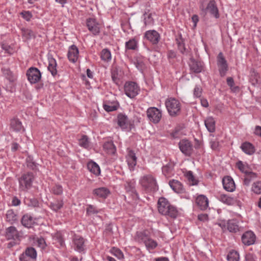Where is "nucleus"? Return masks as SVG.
I'll return each instance as SVG.
<instances>
[{
  "mask_svg": "<svg viewBox=\"0 0 261 261\" xmlns=\"http://www.w3.org/2000/svg\"><path fill=\"white\" fill-rule=\"evenodd\" d=\"M10 125L11 128L15 132L23 131L24 129L21 122L16 118H13L11 119Z\"/></svg>",
  "mask_w": 261,
  "mask_h": 261,
  "instance_id": "obj_23",
  "label": "nucleus"
},
{
  "mask_svg": "<svg viewBox=\"0 0 261 261\" xmlns=\"http://www.w3.org/2000/svg\"><path fill=\"white\" fill-rule=\"evenodd\" d=\"M240 227L238 221L236 219L229 220L227 222V229L231 232H237L240 231Z\"/></svg>",
  "mask_w": 261,
  "mask_h": 261,
  "instance_id": "obj_28",
  "label": "nucleus"
},
{
  "mask_svg": "<svg viewBox=\"0 0 261 261\" xmlns=\"http://www.w3.org/2000/svg\"><path fill=\"white\" fill-rule=\"evenodd\" d=\"M125 188L127 192L129 193L133 196H135L136 198L138 197V195L136 192L134 185L129 182H127L125 185Z\"/></svg>",
  "mask_w": 261,
  "mask_h": 261,
  "instance_id": "obj_38",
  "label": "nucleus"
},
{
  "mask_svg": "<svg viewBox=\"0 0 261 261\" xmlns=\"http://www.w3.org/2000/svg\"><path fill=\"white\" fill-rule=\"evenodd\" d=\"M2 48L4 50H5L6 51V52L8 54H9L10 55L12 54V51H11L12 48L10 45L3 43L2 44Z\"/></svg>",
  "mask_w": 261,
  "mask_h": 261,
  "instance_id": "obj_60",
  "label": "nucleus"
},
{
  "mask_svg": "<svg viewBox=\"0 0 261 261\" xmlns=\"http://www.w3.org/2000/svg\"><path fill=\"white\" fill-rule=\"evenodd\" d=\"M198 219L201 221H205L208 219V215L205 214H201L198 216Z\"/></svg>",
  "mask_w": 261,
  "mask_h": 261,
  "instance_id": "obj_64",
  "label": "nucleus"
},
{
  "mask_svg": "<svg viewBox=\"0 0 261 261\" xmlns=\"http://www.w3.org/2000/svg\"><path fill=\"white\" fill-rule=\"evenodd\" d=\"M51 191L55 195H61L63 193L62 187L60 185H56L52 188Z\"/></svg>",
  "mask_w": 261,
  "mask_h": 261,
  "instance_id": "obj_52",
  "label": "nucleus"
},
{
  "mask_svg": "<svg viewBox=\"0 0 261 261\" xmlns=\"http://www.w3.org/2000/svg\"><path fill=\"white\" fill-rule=\"evenodd\" d=\"M125 94L129 98H134L138 94L139 88L137 84L133 82H127L124 85Z\"/></svg>",
  "mask_w": 261,
  "mask_h": 261,
  "instance_id": "obj_6",
  "label": "nucleus"
},
{
  "mask_svg": "<svg viewBox=\"0 0 261 261\" xmlns=\"http://www.w3.org/2000/svg\"><path fill=\"white\" fill-rule=\"evenodd\" d=\"M103 149L109 154H114L116 152V147L112 141H108L103 145Z\"/></svg>",
  "mask_w": 261,
  "mask_h": 261,
  "instance_id": "obj_33",
  "label": "nucleus"
},
{
  "mask_svg": "<svg viewBox=\"0 0 261 261\" xmlns=\"http://www.w3.org/2000/svg\"><path fill=\"white\" fill-rule=\"evenodd\" d=\"M185 175L191 185H198V180L195 178L191 171L186 172Z\"/></svg>",
  "mask_w": 261,
  "mask_h": 261,
  "instance_id": "obj_41",
  "label": "nucleus"
},
{
  "mask_svg": "<svg viewBox=\"0 0 261 261\" xmlns=\"http://www.w3.org/2000/svg\"><path fill=\"white\" fill-rule=\"evenodd\" d=\"M144 16H145L144 18V24L145 25H152L154 23V20L152 17V14L149 13L148 14H147V12H145L144 14Z\"/></svg>",
  "mask_w": 261,
  "mask_h": 261,
  "instance_id": "obj_49",
  "label": "nucleus"
},
{
  "mask_svg": "<svg viewBox=\"0 0 261 261\" xmlns=\"http://www.w3.org/2000/svg\"><path fill=\"white\" fill-rule=\"evenodd\" d=\"M178 36L176 38L175 41L179 51L181 54H184L186 52L185 40L182 37L181 33H178Z\"/></svg>",
  "mask_w": 261,
  "mask_h": 261,
  "instance_id": "obj_29",
  "label": "nucleus"
},
{
  "mask_svg": "<svg viewBox=\"0 0 261 261\" xmlns=\"http://www.w3.org/2000/svg\"><path fill=\"white\" fill-rule=\"evenodd\" d=\"M33 179L34 175L32 172L22 174L18 179L20 190L27 191L32 187Z\"/></svg>",
  "mask_w": 261,
  "mask_h": 261,
  "instance_id": "obj_3",
  "label": "nucleus"
},
{
  "mask_svg": "<svg viewBox=\"0 0 261 261\" xmlns=\"http://www.w3.org/2000/svg\"><path fill=\"white\" fill-rule=\"evenodd\" d=\"M79 49L75 45H71L68 50V58L70 61L75 63L78 59Z\"/></svg>",
  "mask_w": 261,
  "mask_h": 261,
  "instance_id": "obj_20",
  "label": "nucleus"
},
{
  "mask_svg": "<svg viewBox=\"0 0 261 261\" xmlns=\"http://www.w3.org/2000/svg\"><path fill=\"white\" fill-rule=\"evenodd\" d=\"M241 148L245 153L249 155H252L255 152L254 146L252 144L249 142L243 143L242 144Z\"/></svg>",
  "mask_w": 261,
  "mask_h": 261,
  "instance_id": "obj_31",
  "label": "nucleus"
},
{
  "mask_svg": "<svg viewBox=\"0 0 261 261\" xmlns=\"http://www.w3.org/2000/svg\"><path fill=\"white\" fill-rule=\"evenodd\" d=\"M24 253L31 259H34L36 258L37 252L33 247L27 248Z\"/></svg>",
  "mask_w": 261,
  "mask_h": 261,
  "instance_id": "obj_47",
  "label": "nucleus"
},
{
  "mask_svg": "<svg viewBox=\"0 0 261 261\" xmlns=\"http://www.w3.org/2000/svg\"><path fill=\"white\" fill-rule=\"evenodd\" d=\"M23 36L27 39H30L32 38H35L36 37L35 33L30 29H26L23 30Z\"/></svg>",
  "mask_w": 261,
  "mask_h": 261,
  "instance_id": "obj_51",
  "label": "nucleus"
},
{
  "mask_svg": "<svg viewBox=\"0 0 261 261\" xmlns=\"http://www.w3.org/2000/svg\"><path fill=\"white\" fill-rule=\"evenodd\" d=\"M144 244L148 250L153 249L156 248L158 245L157 242L155 241L150 239V238H149L148 239L146 240V242Z\"/></svg>",
  "mask_w": 261,
  "mask_h": 261,
  "instance_id": "obj_48",
  "label": "nucleus"
},
{
  "mask_svg": "<svg viewBox=\"0 0 261 261\" xmlns=\"http://www.w3.org/2000/svg\"><path fill=\"white\" fill-rule=\"evenodd\" d=\"M21 223L23 226L27 228H31L32 227L34 221L33 218L27 214L24 215L21 218Z\"/></svg>",
  "mask_w": 261,
  "mask_h": 261,
  "instance_id": "obj_32",
  "label": "nucleus"
},
{
  "mask_svg": "<svg viewBox=\"0 0 261 261\" xmlns=\"http://www.w3.org/2000/svg\"><path fill=\"white\" fill-rule=\"evenodd\" d=\"M27 76L28 81L31 84H36L38 82L41 77V73L40 70L36 68L31 67L27 71Z\"/></svg>",
  "mask_w": 261,
  "mask_h": 261,
  "instance_id": "obj_7",
  "label": "nucleus"
},
{
  "mask_svg": "<svg viewBox=\"0 0 261 261\" xmlns=\"http://www.w3.org/2000/svg\"><path fill=\"white\" fill-rule=\"evenodd\" d=\"M204 124L207 130L210 133H214L215 131L216 122L213 117H208L204 120Z\"/></svg>",
  "mask_w": 261,
  "mask_h": 261,
  "instance_id": "obj_27",
  "label": "nucleus"
},
{
  "mask_svg": "<svg viewBox=\"0 0 261 261\" xmlns=\"http://www.w3.org/2000/svg\"><path fill=\"white\" fill-rule=\"evenodd\" d=\"M222 183L224 189L228 192H233L236 189V185L233 179L230 176L223 178Z\"/></svg>",
  "mask_w": 261,
  "mask_h": 261,
  "instance_id": "obj_16",
  "label": "nucleus"
},
{
  "mask_svg": "<svg viewBox=\"0 0 261 261\" xmlns=\"http://www.w3.org/2000/svg\"><path fill=\"white\" fill-rule=\"evenodd\" d=\"M219 199L223 203L229 205L233 204L234 202V200L233 198L225 194L221 195Z\"/></svg>",
  "mask_w": 261,
  "mask_h": 261,
  "instance_id": "obj_40",
  "label": "nucleus"
},
{
  "mask_svg": "<svg viewBox=\"0 0 261 261\" xmlns=\"http://www.w3.org/2000/svg\"><path fill=\"white\" fill-rule=\"evenodd\" d=\"M92 194L97 197L105 199L110 194V191L107 188L100 187L94 189Z\"/></svg>",
  "mask_w": 261,
  "mask_h": 261,
  "instance_id": "obj_17",
  "label": "nucleus"
},
{
  "mask_svg": "<svg viewBox=\"0 0 261 261\" xmlns=\"http://www.w3.org/2000/svg\"><path fill=\"white\" fill-rule=\"evenodd\" d=\"M74 244L75 246V250L79 252L85 250L84 239L83 238L76 236L73 240Z\"/></svg>",
  "mask_w": 261,
  "mask_h": 261,
  "instance_id": "obj_24",
  "label": "nucleus"
},
{
  "mask_svg": "<svg viewBox=\"0 0 261 261\" xmlns=\"http://www.w3.org/2000/svg\"><path fill=\"white\" fill-rule=\"evenodd\" d=\"M179 148L181 152L186 156H190L193 151V144L187 139L181 140L178 143Z\"/></svg>",
  "mask_w": 261,
  "mask_h": 261,
  "instance_id": "obj_8",
  "label": "nucleus"
},
{
  "mask_svg": "<svg viewBox=\"0 0 261 261\" xmlns=\"http://www.w3.org/2000/svg\"><path fill=\"white\" fill-rule=\"evenodd\" d=\"M245 261H256V257L251 253H248L245 255Z\"/></svg>",
  "mask_w": 261,
  "mask_h": 261,
  "instance_id": "obj_61",
  "label": "nucleus"
},
{
  "mask_svg": "<svg viewBox=\"0 0 261 261\" xmlns=\"http://www.w3.org/2000/svg\"><path fill=\"white\" fill-rule=\"evenodd\" d=\"M202 88L199 86H196L193 91L194 96L195 97H200L202 94Z\"/></svg>",
  "mask_w": 261,
  "mask_h": 261,
  "instance_id": "obj_57",
  "label": "nucleus"
},
{
  "mask_svg": "<svg viewBox=\"0 0 261 261\" xmlns=\"http://www.w3.org/2000/svg\"><path fill=\"white\" fill-rule=\"evenodd\" d=\"M189 66L190 71L194 73L201 72L204 68L203 63L201 61L195 60L193 57L190 59Z\"/></svg>",
  "mask_w": 261,
  "mask_h": 261,
  "instance_id": "obj_11",
  "label": "nucleus"
},
{
  "mask_svg": "<svg viewBox=\"0 0 261 261\" xmlns=\"http://www.w3.org/2000/svg\"><path fill=\"white\" fill-rule=\"evenodd\" d=\"M6 220L11 224H13L17 221L18 217L12 210H9L6 213Z\"/></svg>",
  "mask_w": 261,
  "mask_h": 261,
  "instance_id": "obj_35",
  "label": "nucleus"
},
{
  "mask_svg": "<svg viewBox=\"0 0 261 261\" xmlns=\"http://www.w3.org/2000/svg\"><path fill=\"white\" fill-rule=\"evenodd\" d=\"M98 210L92 205H89L87 207V214L88 215L97 214Z\"/></svg>",
  "mask_w": 261,
  "mask_h": 261,
  "instance_id": "obj_55",
  "label": "nucleus"
},
{
  "mask_svg": "<svg viewBox=\"0 0 261 261\" xmlns=\"http://www.w3.org/2000/svg\"><path fill=\"white\" fill-rule=\"evenodd\" d=\"M87 26L88 30L94 35H98L100 33L99 24L95 19L89 18L87 20Z\"/></svg>",
  "mask_w": 261,
  "mask_h": 261,
  "instance_id": "obj_13",
  "label": "nucleus"
},
{
  "mask_svg": "<svg viewBox=\"0 0 261 261\" xmlns=\"http://www.w3.org/2000/svg\"><path fill=\"white\" fill-rule=\"evenodd\" d=\"M149 238L146 231L137 232V238L139 242H143L145 244Z\"/></svg>",
  "mask_w": 261,
  "mask_h": 261,
  "instance_id": "obj_45",
  "label": "nucleus"
},
{
  "mask_svg": "<svg viewBox=\"0 0 261 261\" xmlns=\"http://www.w3.org/2000/svg\"><path fill=\"white\" fill-rule=\"evenodd\" d=\"M165 105L170 116L174 117L180 113V103L176 99L173 98H169L166 101Z\"/></svg>",
  "mask_w": 261,
  "mask_h": 261,
  "instance_id": "obj_2",
  "label": "nucleus"
},
{
  "mask_svg": "<svg viewBox=\"0 0 261 261\" xmlns=\"http://www.w3.org/2000/svg\"><path fill=\"white\" fill-rule=\"evenodd\" d=\"M158 204L159 212L162 215L169 216L172 218H176L177 216L178 211L176 208L171 205L165 198H160Z\"/></svg>",
  "mask_w": 261,
  "mask_h": 261,
  "instance_id": "obj_1",
  "label": "nucleus"
},
{
  "mask_svg": "<svg viewBox=\"0 0 261 261\" xmlns=\"http://www.w3.org/2000/svg\"><path fill=\"white\" fill-rule=\"evenodd\" d=\"M21 14L23 18H24L27 21H29L32 17L31 13L29 11L22 12L21 13Z\"/></svg>",
  "mask_w": 261,
  "mask_h": 261,
  "instance_id": "obj_59",
  "label": "nucleus"
},
{
  "mask_svg": "<svg viewBox=\"0 0 261 261\" xmlns=\"http://www.w3.org/2000/svg\"><path fill=\"white\" fill-rule=\"evenodd\" d=\"M137 48V42L134 39H131L125 42V48L128 50H135Z\"/></svg>",
  "mask_w": 261,
  "mask_h": 261,
  "instance_id": "obj_43",
  "label": "nucleus"
},
{
  "mask_svg": "<svg viewBox=\"0 0 261 261\" xmlns=\"http://www.w3.org/2000/svg\"><path fill=\"white\" fill-rule=\"evenodd\" d=\"M126 161L130 170H134L137 164V157L133 150H129L126 156Z\"/></svg>",
  "mask_w": 261,
  "mask_h": 261,
  "instance_id": "obj_22",
  "label": "nucleus"
},
{
  "mask_svg": "<svg viewBox=\"0 0 261 261\" xmlns=\"http://www.w3.org/2000/svg\"><path fill=\"white\" fill-rule=\"evenodd\" d=\"M144 37L153 44H156L160 39L159 33L155 30L147 31L145 33Z\"/></svg>",
  "mask_w": 261,
  "mask_h": 261,
  "instance_id": "obj_12",
  "label": "nucleus"
},
{
  "mask_svg": "<svg viewBox=\"0 0 261 261\" xmlns=\"http://www.w3.org/2000/svg\"><path fill=\"white\" fill-rule=\"evenodd\" d=\"M257 176L258 175L257 173L249 171L246 173L244 176V185L248 186L251 181L257 178Z\"/></svg>",
  "mask_w": 261,
  "mask_h": 261,
  "instance_id": "obj_30",
  "label": "nucleus"
},
{
  "mask_svg": "<svg viewBox=\"0 0 261 261\" xmlns=\"http://www.w3.org/2000/svg\"><path fill=\"white\" fill-rule=\"evenodd\" d=\"M237 168L243 173L245 174L249 172L248 170L249 167L247 164H245L243 162L239 161L236 163Z\"/></svg>",
  "mask_w": 261,
  "mask_h": 261,
  "instance_id": "obj_46",
  "label": "nucleus"
},
{
  "mask_svg": "<svg viewBox=\"0 0 261 261\" xmlns=\"http://www.w3.org/2000/svg\"><path fill=\"white\" fill-rule=\"evenodd\" d=\"M169 186L171 188L177 193H184L185 190L182 184L177 180L172 179L169 181Z\"/></svg>",
  "mask_w": 261,
  "mask_h": 261,
  "instance_id": "obj_19",
  "label": "nucleus"
},
{
  "mask_svg": "<svg viewBox=\"0 0 261 261\" xmlns=\"http://www.w3.org/2000/svg\"><path fill=\"white\" fill-rule=\"evenodd\" d=\"M200 9L201 10V14L203 16H205L207 12L208 11L216 18H218L220 17L218 9L214 0L210 1L206 8H204L203 4H201L200 6Z\"/></svg>",
  "mask_w": 261,
  "mask_h": 261,
  "instance_id": "obj_4",
  "label": "nucleus"
},
{
  "mask_svg": "<svg viewBox=\"0 0 261 261\" xmlns=\"http://www.w3.org/2000/svg\"><path fill=\"white\" fill-rule=\"evenodd\" d=\"M239 258L238 252L234 250L230 251L227 256L228 261H239Z\"/></svg>",
  "mask_w": 261,
  "mask_h": 261,
  "instance_id": "obj_44",
  "label": "nucleus"
},
{
  "mask_svg": "<svg viewBox=\"0 0 261 261\" xmlns=\"http://www.w3.org/2000/svg\"><path fill=\"white\" fill-rule=\"evenodd\" d=\"M112 79L114 82L117 84L119 81V77L118 76V73L117 71H113L112 72Z\"/></svg>",
  "mask_w": 261,
  "mask_h": 261,
  "instance_id": "obj_62",
  "label": "nucleus"
},
{
  "mask_svg": "<svg viewBox=\"0 0 261 261\" xmlns=\"http://www.w3.org/2000/svg\"><path fill=\"white\" fill-rule=\"evenodd\" d=\"M249 81L254 87L260 86V76L257 71L253 68L250 70Z\"/></svg>",
  "mask_w": 261,
  "mask_h": 261,
  "instance_id": "obj_15",
  "label": "nucleus"
},
{
  "mask_svg": "<svg viewBox=\"0 0 261 261\" xmlns=\"http://www.w3.org/2000/svg\"><path fill=\"white\" fill-rule=\"evenodd\" d=\"M255 236L252 231H247L242 236V243L247 246L253 244L255 241Z\"/></svg>",
  "mask_w": 261,
  "mask_h": 261,
  "instance_id": "obj_14",
  "label": "nucleus"
},
{
  "mask_svg": "<svg viewBox=\"0 0 261 261\" xmlns=\"http://www.w3.org/2000/svg\"><path fill=\"white\" fill-rule=\"evenodd\" d=\"M63 205L64 202L62 200H57L50 202L49 207L53 211L57 212L63 206Z\"/></svg>",
  "mask_w": 261,
  "mask_h": 261,
  "instance_id": "obj_36",
  "label": "nucleus"
},
{
  "mask_svg": "<svg viewBox=\"0 0 261 261\" xmlns=\"http://www.w3.org/2000/svg\"><path fill=\"white\" fill-rule=\"evenodd\" d=\"M173 168V166L172 164H168L163 167L162 172L165 175H167L168 174L171 172Z\"/></svg>",
  "mask_w": 261,
  "mask_h": 261,
  "instance_id": "obj_53",
  "label": "nucleus"
},
{
  "mask_svg": "<svg viewBox=\"0 0 261 261\" xmlns=\"http://www.w3.org/2000/svg\"><path fill=\"white\" fill-rule=\"evenodd\" d=\"M79 145L84 148H87L88 147L89 145V142L88 138L86 135H83L79 140Z\"/></svg>",
  "mask_w": 261,
  "mask_h": 261,
  "instance_id": "obj_50",
  "label": "nucleus"
},
{
  "mask_svg": "<svg viewBox=\"0 0 261 261\" xmlns=\"http://www.w3.org/2000/svg\"><path fill=\"white\" fill-rule=\"evenodd\" d=\"M217 65L220 76H225L228 70V64L222 52H220L218 55Z\"/></svg>",
  "mask_w": 261,
  "mask_h": 261,
  "instance_id": "obj_10",
  "label": "nucleus"
},
{
  "mask_svg": "<svg viewBox=\"0 0 261 261\" xmlns=\"http://www.w3.org/2000/svg\"><path fill=\"white\" fill-rule=\"evenodd\" d=\"M24 201L25 204L29 206L33 207L39 206V201L35 198H25Z\"/></svg>",
  "mask_w": 261,
  "mask_h": 261,
  "instance_id": "obj_37",
  "label": "nucleus"
},
{
  "mask_svg": "<svg viewBox=\"0 0 261 261\" xmlns=\"http://www.w3.org/2000/svg\"><path fill=\"white\" fill-rule=\"evenodd\" d=\"M103 109L107 112H112L117 109V106L114 105H103Z\"/></svg>",
  "mask_w": 261,
  "mask_h": 261,
  "instance_id": "obj_58",
  "label": "nucleus"
},
{
  "mask_svg": "<svg viewBox=\"0 0 261 261\" xmlns=\"http://www.w3.org/2000/svg\"><path fill=\"white\" fill-rule=\"evenodd\" d=\"M6 237L8 240H18L20 237L19 233L14 226H10L6 229Z\"/></svg>",
  "mask_w": 261,
  "mask_h": 261,
  "instance_id": "obj_18",
  "label": "nucleus"
},
{
  "mask_svg": "<svg viewBox=\"0 0 261 261\" xmlns=\"http://www.w3.org/2000/svg\"><path fill=\"white\" fill-rule=\"evenodd\" d=\"M134 64L138 70L141 71H143L144 68V64L142 61L136 59L134 61Z\"/></svg>",
  "mask_w": 261,
  "mask_h": 261,
  "instance_id": "obj_56",
  "label": "nucleus"
},
{
  "mask_svg": "<svg viewBox=\"0 0 261 261\" xmlns=\"http://www.w3.org/2000/svg\"><path fill=\"white\" fill-rule=\"evenodd\" d=\"M251 191L255 194H261V180L253 182L251 187Z\"/></svg>",
  "mask_w": 261,
  "mask_h": 261,
  "instance_id": "obj_39",
  "label": "nucleus"
},
{
  "mask_svg": "<svg viewBox=\"0 0 261 261\" xmlns=\"http://www.w3.org/2000/svg\"><path fill=\"white\" fill-rule=\"evenodd\" d=\"M87 168L90 172L96 175H99L100 173L99 166L94 162H89L87 164Z\"/></svg>",
  "mask_w": 261,
  "mask_h": 261,
  "instance_id": "obj_34",
  "label": "nucleus"
},
{
  "mask_svg": "<svg viewBox=\"0 0 261 261\" xmlns=\"http://www.w3.org/2000/svg\"><path fill=\"white\" fill-rule=\"evenodd\" d=\"M20 261H31L32 259L25 253H23L19 256Z\"/></svg>",
  "mask_w": 261,
  "mask_h": 261,
  "instance_id": "obj_63",
  "label": "nucleus"
},
{
  "mask_svg": "<svg viewBox=\"0 0 261 261\" xmlns=\"http://www.w3.org/2000/svg\"><path fill=\"white\" fill-rule=\"evenodd\" d=\"M146 113L148 119L154 123H158L162 117L161 111L155 107L148 108Z\"/></svg>",
  "mask_w": 261,
  "mask_h": 261,
  "instance_id": "obj_9",
  "label": "nucleus"
},
{
  "mask_svg": "<svg viewBox=\"0 0 261 261\" xmlns=\"http://www.w3.org/2000/svg\"><path fill=\"white\" fill-rule=\"evenodd\" d=\"M48 70L50 72L53 76H55L57 74L56 60L51 56L48 57Z\"/></svg>",
  "mask_w": 261,
  "mask_h": 261,
  "instance_id": "obj_26",
  "label": "nucleus"
},
{
  "mask_svg": "<svg viewBox=\"0 0 261 261\" xmlns=\"http://www.w3.org/2000/svg\"><path fill=\"white\" fill-rule=\"evenodd\" d=\"M117 120L118 124L122 129L127 128L129 121L126 115L119 114L117 116Z\"/></svg>",
  "mask_w": 261,
  "mask_h": 261,
  "instance_id": "obj_25",
  "label": "nucleus"
},
{
  "mask_svg": "<svg viewBox=\"0 0 261 261\" xmlns=\"http://www.w3.org/2000/svg\"><path fill=\"white\" fill-rule=\"evenodd\" d=\"M142 186L147 191H154L156 188V182L154 178L147 175L143 176L140 180Z\"/></svg>",
  "mask_w": 261,
  "mask_h": 261,
  "instance_id": "obj_5",
  "label": "nucleus"
},
{
  "mask_svg": "<svg viewBox=\"0 0 261 261\" xmlns=\"http://www.w3.org/2000/svg\"><path fill=\"white\" fill-rule=\"evenodd\" d=\"M112 253L119 259L123 258V254L122 251L118 248L113 247L111 251Z\"/></svg>",
  "mask_w": 261,
  "mask_h": 261,
  "instance_id": "obj_54",
  "label": "nucleus"
},
{
  "mask_svg": "<svg viewBox=\"0 0 261 261\" xmlns=\"http://www.w3.org/2000/svg\"><path fill=\"white\" fill-rule=\"evenodd\" d=\"M196 203L200 210H205L208 206V200L205 196L200 195L196 198Z\"/></svg>",
  "mask_w": 261,
  "mask_h": 261,
  "instance_id": "obj_21",
  "label": "nucleus"
},
{
  "mask_svg": "<svg viewBox=\"0 0 261 261\" xmlns=\"http://www.w3.org/2000/svg\"><path fill=\"white\" fill-rule=\"evenodd\" d=\"M100 58L103 61H109L111 59L110 51L107 48L103 49L101 52Z\"/></svg>",
  "mask_w": 261,
  "mask_h": 261,
  "instance_id": "obj_42",
  "label": "nucleus"
}]
</instances>
